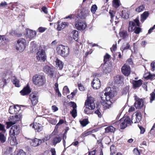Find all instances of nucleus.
<instances>
[{"label":"nucleus","mask_w":155,"mask_h":155,"mask_svg":"<svg viewBox=\"0 0 155 155\" xmlns=\"http://www.w3.org/2000/svg\"><path fill=\"white\" fill-rule=\"evenodd\" d=\"M140 22L139 19L136 18L133 21H129L128 27V31L132 32L136 34H139L141 31V29L139 27Z\"/></svg>","instance_id":"nucleus-1"},{"label":"nucleus","mask_w":155,"mask_h":155,"mask_svg":"<svg viewBox=\"0 0 155 155\" xmlns=\"http://www.w3.org/2000/svg\"><path fill=\"white\" fill-rule=\"evenodd\" d=\"M85 108L84 110V112L87 114H91V110H94L95 107L94 103V99L92 97L88 98L85 103Z\"/></svg>","instance_id":"nucleus-2"},{"label":"nucleus","mask_w":155,"mask_h":155,"mask_svg":"<svg viewBox=\"0 0 155 155\" xmlns=\"http://www.w3.org/2000/svg\"><path fill=\"white\" fill-rule=\"evenodd\" d=\"M131 122L130 117L128 116H127L125 117H123L120 120L115 122L113 124V125L115 126L120 124V129H124L127 126L130 125Z\"/></svg>","instance_id":"nucleus-3"},{"label":"nucleus","mask_w":155,"mask_h":155,"mask_svg":"<svg viewBox=\"0 0 155 155\" xmlns=\"http://www.w3.org/2000/svg\"><path fill=\"white\" fill-rule=\"evenodd\" d=\"M46 47L45 45L40 46L39 49L36 54V58L39 61H45L46 59V55L45 52Z\"/></svg>","instance_id":"nucleus-4"},{"label":"nucleus","mask_w":155,"mask_h":155,"mask_svg":"<svg viewBox=\"0 0 155 155\" xmlns=\"http://www.w3.org/2000/svg\"><path fill=\"white\" fill-rule=\"evenodd\" d=\"M56 50L58 54L63 57H67L69 54V49L66 46L59 45L57 47Z\"/></svg>","instance_id":"nucleus-5"},{"label":"nucleus","mask_w":155,"mask_h":155,"mask_svg":"<svg viewBox=\"0 0 155 155\" xmlns=\"http://www.w3.org/2000/svg\"><path fill=\"white\" fill-rule=\"evenodd\" d=\"M12 74V71H8L3 74V79H0V88L3 87L10 81Z\"/></svg>","instance_id":"nucleus-6"},{"label":"nucleus","mask_w":155,"mask_h":155,"mask_svg":"<svg viewBox=\"0 0 155 155\" xmlns=\"http://www.w3.org/2000/svg\"><path fill=\"white\" fill-rule=\"evenodd\" d=\"M33 83L38 86H42L45 83L46 79L43 75L36 74L33 76L32 78Z\"/></svg>","instance_id":"nucleus-7"},{"label":"nucleus","mask_w":155,"mask_h":155,"mask_svg":"<svg viewBox=\"0 0 155 155\" xmlns=\"http://www.w3.org/2000/svg\"><path fill=\"white\" fill-rule=\"evenodd\" d=\"M26 45L25 40L23 38H20L17 41L16 49L20 52H22L25 49Z\"/></svg>","instance_id":"nucleus-8"},{"label":"nucleus","mask_w":155,"mask_h":155,"mask_svg":"<svg viewBox=\"0 0 155 155\" xmlns=\"http://www.w3.org/2000/svg\"><path fill=\"white\" fill-rule=\"evenodd\" d=\"M20 132V128L19 125H15L12 126L9 131V134L12 137L17 135Z\"/></svg>","instance_id":"nucleus-9"},{"label":"nucleus","mask_w":155,"mask_h":155,"mask_svg":"<svg viewBox=\"0 0 155 155\" xmlns=\"http://www.w3.org/2000/svg\"><path fill=\"white\" fill-rule=\"evenodd\" d=\"M74 25L76 28L78 30H83L85 29L87 26L85 22L81 21L80 20L76 21Z\"/></svg>","instance_id":"nucleus-10"},{"label":"nucleus","mask_w":155,"mask_h":155,"mask_svg":"<svg viewBox=\"0 0 155 155\" xmlns=\"http://www.w3.org/2000/svg\"><path fill=\"white\" fill-rule=\"evenodd\" d=\"M105 91L104 96L105 97L104 98L108 97L109 100L110 98H112L116 94V92H114L113 91H112L111 88L110 87L106 88L105 90Z\"/></svg>","instance_id":"nucleus-11"},{"label":"nucleus","mask_w":155,"mask_h":155,"mask_svg":"<svg viewBox=\"0 0 155 155\" xmlns=\"http://www.w3.org/2000/svg\"><path fill=\"white\" fill-rule=\"evenodd\" d=\"M55 24L54 26L55 27H56V29L58 31H61L69 25L68 23L67 22H62L61 23H60V22L59 21H58L57 23H55Z\"/></svg>","instance_id":"nucleus-12"},{"label":"nucleus","mask_w":155,"mask_h":155,"mask_svg":"<svg viewBox=\"0 0 155 155\" xmlns=\"http://www.w3.org/2000/svg\"><path fill=\"white\" fill-rule=\"evenodd\" d=\"M101 85L100 81L98 78H94L91 82V86L94 89H98Z\"/></svg>","instance_id":"nucleus-13"},{"label":"nucleus","mask_w":155,"mask_h":155,"mask_svg":"<svg viewBox=\"0 0 155 155\" xmlns=\"http://www.w3.org/2000/svg\"><path fill=\"white\" fill-rule=\"evenodd\" d=\"M44 72L50 75L51 77L54 78V69L48 65H46L43 68Z\"/></svg>","instance_id":"nucleus-14"},{"label":"nucleus","mask_w":155,"mask_h":155,"mask_svg":"<svg viewBox=\"0 0 155 155\" xmlns=\"http://www.w3.org/2000/svg\"><path fill=\"white\" fill-rule=\"evenodd\" d=\"M101 100L103 101V102L102 103V105L104 106V108L107 109L111 107L112 103L110 101H109V99L105 97L104 98V97H101Z\"/></svg>","instance_id":"nucleus-15"},{"label":"nucleus","mask_w":155,"mask_h":155,"mask_svg":"<svg viewBox=\"0 0 155 155\" xmlns=\"http://www.w3.org/2000/svg\"><path fill=\"white\" fill-rule=\"evenodd\" d=\"M121 71L124 75L128 76L130 73V67L129 66L125 64L121 68Z\"/></svg>","instance_id":"nucleus-16"},{"label":"nucleus","mask_w":155,"mask_h":155,"mask_svg":"<svg viewBox=\"0 0 155 155\" xmlns=\"http://www.w3.org/2000/svg\"><path fill=\"white\" fill-rule=\"evenodd\" d=\"M26 37L27 38H29L31 39L35 37L36 35L35 31L27 29L26 30Z\"/></svg>","instance_id":"nucleus-17"},{"label":"nucleus","mask_w":155,"mask_h":155,"mask_svg":"<svg viewBox=\"0 0 155 155\" xmlns=\"http://www.w3.org/2000/svg\"><path fill=\"white\" fill-rule=\"evenodd\" d=\"M29 142L31 146L33 147H37L39 146L42 143V140L36 138L30 139Z\"/></svg>","instance_id":"nucleus-18"},{"label":"nucleus","mask_w":155,"mask_h":155,"mask_svg":"<svg viewBox=\"0 0 155 155\" xmlns=\"http://www.w3.org/2000/svg\"><path fill=\"white\" fill-rule=\"evenodd\" d=\"M20 119V116L17 115L15 116H10L8 118L9 121L13 124H15L19 121Z\"/></svg>","instance_id":"nucleus-19"},{"label":"nucleus","mask_w":155,"mask_h":155,"mask_svg":"<svg viewBox=\"0 0 155 155\" xmlns=\"http://www.w3.org/2000/svg\"><path fill=\"white\" fill-rule=\"evenodd\" d=\"M135 117L133 116L132 117L131 122L132 123H136L140 121L141 119V114L140 112H137Z\"/></svg>","instance_id":"nucleus-20"},{"label":"nucleus","mask_w":155,"mask_h":155,"mask_svg":"<svg viewBox=\"0 0 155 155\" xmlns=\"http://www.w3.org/2000/svg\"><path fill=\"white\" fill-rule=\"evenodd\" d=\"M143 100L142 99L137 100L134 104V106L136 109H140L143 107Z\"/></svg>","instance_id":"nucleus-21"},{"label":"nucleus","mask_w":155,"mask_h":155,"mask_svg":"<svg viewBox=\"0 0 155 155\" xmlns=\"http://www.w3.org/2000/svg\"><path fill=\"white\" fill-rule=\"evenodd\" d=\"M30 98L31 101L32 105H35L38 102V97L35 94H31L30 95Z\"/></svg>","instance_id":"nucleus-22"},{"label":"nucleus","mask_w":155,"mask_h":155,"mask_svg":"<svg viewBox=\"0 0 155 155\" xmlns=\"http://www.w3.org/2000/svg\"><path fill=\"white\" fill-rule=\"evenodd\" d=\"M123 76L117 75L114 78V82L116 84H122L123 83Z\"/></svg>","instance_id":"nucleus-23"},{"label":"nucleus","mask_w":155,"mask_h":155,"mask_svg":"<svg viewBox=\"0 0 155 155\" xmlns=\"http://www.w3.org/2000/svg\"><path fill=\"white\" fill-rule=\"evenodd\" d=\"M32 128H34L35 130L37 132L41 131L42 130V126L41 124L38 122L34 123Z\"/></svg>","instance_id":"nucleus-24"},{"label":"nucleus","mask_w":155,"mask_h":155,"mask_svg":"<svg viewBox=\"0 0 155 155\" xmlns=\"http://www.w3.org/2000/svg\"><path fill=\"white\" fill-rule=\"evenodd\" d=\"M80 13L78 15L79 17L81 19H84L88 14L87 10L83 9L82 11L80 10Z\"/></svg>","instance_id":"nucleus-25"},{"label":"nucleus","mask_w":155,"mask_h":155,"mask_svg":"<svg viewBox=\"0 0 155 155\" xmlns=\"http://www.w3.org/2000/svg\"><path fill=\"white\" fill-rule=\"evenodd\" d=\"M31 91L30 88L28 87H24L23 90L20 91V93L21 95L24 96L29 94Z\"/></svg>","instance_id":"nucleus-26"},{"label":"nucleus","mask_w":155,"mask_h":155,"mask_svg":"<svg viewBox=\"0 0 155 155\" xmlns=\"http://www.w3.org/2000/svg\"><path fill=\"white\" fill-rule=\"evenodd\" d=\"M132 83L134 88L139 87L142 85V81L141 79L137 81L133 80L132 81Z\"/></svg>","instance_id":"nucleus-27"},{"label":"nucleus","mask_w":155,"mask_h":155,"mask_svg":"<svg viewBox=\"0 0 155 155\" xmlns=\"http://www.w3.org/2000/svg\"><path fill=\"white\" fill-rule=\"evenodd\" d=\"M102 71L104 73L107 74L111 71V69L110 67L107 66V64L104 63L103 65Z\"/></svg>","instance_id":"nucleus-28"},{"label":"nucleus","mask_w":155,"mask_h":155,"mask_svg":"<svg viewBox=\"0 0 155 155\" xmlns=\"http://www.w3.org/2000/svg\"><path fill=\"white\" fill-rule=\"evenodd\" d=\"M61 140V137L58 136H57L53 138L52 140L53 145L55 146L57 144L60 143Z\"/></svg>","instance_id":"nucleus-29"},{"label":"nucleus","mask_w":155,"mask_h":155,"mask_svg":"<svg viewBox=\"0 0 155 155\" xmlns=\"http://www.w3.org/2000/svg\"><path fill=\"white\" fill-rule=\"evenodd\" d=\"M149 15V13L148 11L144 12L141 15L140 21L142 22H143L148 17Z\"/></svg>","instance_id":"nucleus-30"},{"label":"nucleus","mask_w":155,"mask_h":155,"mask_svg":"<svg viewBox=\"0 0 155 155\" xmlns=\"http://www.w3.org/2000/svg\"><path fill=\"white\" fill-rule=\"evenodd\" d=\"M8 42V40L6 39L4 36L0 35V46L5 45Z\"/></svg>","instance_id":"nucleus-31"},{"label":"nucleus","mask_w":155,"mask_h":155,"mask_svg":"<svg viewBox=\"0 0 155 155\" xmlns=\"http://www.w3.org/2000/svg\"><path fill=\"white\" fill-rule=\"evenodd\" d=\"M119 35L120 37L124 39H127L128 36L127 32L125 30H123L120 32Z\"/></svg>","instance_id":"nucleus-32"},{"label":"nucleus","mask_w":155,"mask_h":155,"mask_svg":"<svg viewBox=\"0 0 155 155\" xmlns=\"http://www.w3.org/2000/svg\"><path fill=\"white\" fill-rule=\"evenodd\" d=\"M56 65L58 67L59 69L61 70L63 68L64 66L63 63L60 60L57 59L55 61Z\"/></svg>","instance_id":"nucleus-33"},{"label":"nucleus","mask_w":155,"mask_h":155,"mask_svg":"<svg viewBox=\"0 0 155 155\" xmlns=\"http://www.w3.org/2000/svg\"><path fill=\"white\" fill-rule=\"evenodd\" d=\"M12 81L15 86L17 87H19L20 85L19 84V80L15 77V76H13L12 78Z\"/></svg>","instance_id":"nucleus-34"},{"label":"nucleus","mask_w":155,"mask_h":155,"mask_svg":"<svg viewBox=\"0 0 155 155\" xmlns=\"http://www.w3.org/2000/svg\"><path fill=\"white\" fill-rule=\"evenodd\" d=\"M115 130V128L113 126H108L105 128V132L106 133L114 132Z\"/></svg>","instance_id":"nucleus-35"},{"label":"nucleus","mask_w":155,"mask_h":155,"mask_svg":"<svg viewBox=\"0 0 155 155\" xmlns=\"http://www.w3.org/2000/svg\"><path fill=\"white\" fill-rule=\"evenodd\" d=\"M73 38L76 41L78 40V31L76 30H74L72 32Z\"/></svg>","instance_id":"nucleus-36"},{"label":"nucleus","mask_w":155,"mask_h":155,"mask_svg":"<svg viewBox=\"0 0 155 155\" xmlns=\"http://www.w3.org/2000/svg\"><path fill=\"white\" fill-rule=\"evenodd\" d=\"M146 74L144 76V78L145 79L152 80L155 79V74H151L149 73L148 75L146 76Z\"/></svg>","instance_id":"nucleus-37"},{"label":"nucleus","mask_w":155,"mask_h":155,"mask_svg":"<svg viewBox=\"0 0 155 155\" xmlns=\"http://www.w3.org/2000/svg\"><path fill=\"white\" fill-rule=\"evenodd\" d=\"M144 9L145 6L143 5H141L137 8L135 11L138 12H140L143 11Z\"/></svg>","instance_id":"nucleus-38"},{"label":"nucleus","mask_w":155,"mask_h":155,"mask_svg":"<svg viewBox=\"0 0 155 155\" xmlns=\"http://www.w3.org/2000/svg\"><path fill=\"white\" fill-rule=\"evenodd\" d=\"M89 123L88 120L87 119H84L80 121L81 125L83 127L85 126Z\"/></svg>","instance_id":"nucleus-39"},{"label":"nucleus","mask_w":155,"mask_h":155,"mask_svg":"<svg viewBox=\"0 0 155 155\" xmlns=\"http://www.w3.org/2000/svg\"><path fill=\"white\" fill-rule=\"evenodd\" d=\"M113 6L116 8H118L120 6L119 0H113Z\"/></svg>","instance_id":"nucleus-40"},{"label":"nucleus","mask_w":155,"mask_h":155,"mask_svg":"<svg viewBox=\"0 0 155 155\" xmlns=\"http://www.w3.org/2000/svg\"><path fill=\"white\" fill-rule=\"evenodd\" d=\"M6 141V137L4 135L1 133H0V141L1 143H3Z\"/></svg>","instance_id":"nucleus-41"},{"label":"nucleus","mask_w":155,"mask_h":155,"mask_svg":"<svg viewBox=\"0 0 155 155\" xmlns=\"http://www.w3.org/2000/svg\"><path fill=\"white\" fill-rule=\"evenodd\" d=\"M70 93V91L68 87L66 86H65L63 89V93L64 95Z\"/></svg>","instance_id":"nucleus-42"},{"label":"nucleus","mask_w":155,"mask_h":155,"mask_svg":"<svg viewBox=\"0 0 155 155\" xmlns=\"http://www.w3.org/2000/svg\"><path fill=\"white\" fill-rule=\"evenodd\" d=\"M31 47L32 51H34L37 48L36 45L34 41H32L31 43Z\"/></svg>","instance_id":"nucleus-43"},{"label":"nucleus","mask_w":155,"mask_h":155,"mask_svg":"<svg viewBox=\"0 0 155 155\" xmlns=\"http://www.w3.org/2000/svg\"><path fill=\"white\" fill-rule=\"evenodd\" d=\"M97 8V7L96 5H92L91 8V11L93 14H94Z\"/></svg>","instance_id":"nucleus-44"},{"label":"nucleus","mask_w":155,"mask_h":155,"mask_svg":"<svg viewBox=\"0 0 155 155\" xmlns=\"http://www.w3.org/2000/svg\"><path fill=\"white\" fill-rule=\"evenodd\" d=\"M70 114H71V115L73 117L75 118L77 116V111L76 109H73L70 112Z\"/></svg>","instance_id":"nucleus-45"},{"label":"nucleus","mask_w":155,"mask_h":155,"mask_svg":"<svg viewBox=\"0 0 155 155\" xmlns=\"http://www.w3.org/2000/svg\"><path fill=\"white\" fill-rule=\"evenodd\" d=\"M15 106H11L10 107L9 109V112L11 114H15Z\"/></svg>","instance_id":"nucleus-46"},{"label":"nucleus","mask_w":155,"mask_h":155,"mask_svg":"<svg viewBox=\"0 0 155 155\" xmlns=\"http://www.w3.org/2000/svg\"><path fill=\"white\" fill-rule=\"evenodd\" d=\"M150 102L152 103L155 99V91L153 92L150 94Z\"/></svg>","instance_id":"nucleus-47"},{"label":"nucleus","mask_w":155,"mask_h":155,"mask_svg":"<svg viewBox=\"0 0 155 155\" xmlns=\"http://www.w3.org/2000/svg\"><path fill=\"white\" fill-rule=\"evenodd\" d=\"M71 107H73V109H76L77 108V105L74 102L71 101L69 103Z\"/></svg>","instance_id":"nucleus-48"},{"label":"nucleus","mask_w":155,"mask_h":155,"mask_svg":"<svg viewBox=\"0 0 155 155\" xmlns=\"http://www.w3.org/2000/svg\"><path fill=\"white\" fill-rule=\"evenodd\" d=\"M121 16L125 19H127L129 18L128 14L126 12L124 13L123 12L121 13Z\"/></svg>","instance_id":"nucleus-49"},{"label":"nucleus","mask_w":155,"mask_h":155,"mask_svg":"<svg viewBox=\"0 0 155 155\" xmlns=\"http://www.w3.org/2000/svg\"><path fill=\"white\" fill-rule=\"evenodd\" d=\"M110 57V56L107 53H106V55L104 57V63H106L107 60H108Z\"/></svg>","instance_id":"nucleus-50"},{"label":"nucleus","mask_w":155,"mask_h":155,"mask_svg":"<svg viewBox=\"0 0 155 155\" xmlns=\"http://www.w3.org/2000/svg\"><path fill=\"white\" fill-rule=\"evenodd\" d=\"M46 28H45L43 27H40L38 29V32L40 33H42L45 31L46 30Z\"/></svg>","instance_id":"nucleus-51"},{"label":"nucleus","mask_w":155,"mask_h":155,"mask_svg":"<svg viewBox=\"0 0 155 155\" xmlns=\"http://www.w3.org/2000/svg\"><path fill=\"white\" fill-rule=\"evenodd\" d=\"M150 66L151 68V71H155V62H152L151 63Z\"/></svg>","instance_id":"nucleus-52"},{"label":"nucleus","mask_w":155,"mask_h":155,"mask_svg":"<svg viewBox=\"0 0 155 155\" xmlns=\"http://www.w3.org/2000/svg\"><path fill=\"white\" fill-rule=\"evenodd\" d=\"M133 152L136 155H140V153L137 148H134L133 150Z\"/></svg>","instance_id":"nucleus-53"},{"label":"nucleus","mask_w":155,"mask_h":155,"mask_svg":"<svg viewBox=\"0 0 155 155\" xmlns=\"http://www.w3.org/2000/svg\"><path fill=\"white\" fill-rule=\"evenodd\" d=\"M94 113L95 114H96L98 115V117H99L100 118L101 117H102L101 114L99 109H97V110H95Z\"/></svg>","instance_id":"nucleus-54"},{"label":"nucleus","mask_w":155,"mask_h":155,"mask_svg":"<svg viewBox=\"0 0 155 155\" xmlns=\"http://www.w3.org/2000/svg\"><path fill=\"white\" fill-rule=\"evenodd\" d=\"M17 155H26V153L23 150H20L18 152Z\"/></svg>","instance_id":"nucleus-55"},{"label":"nucleus","mask_w":155,"mask_h":155,"mask_svg":"<svg viewBox=\"0 0 155 155\" xmlns=\"http://www.w3.org/2000/svg\"><path fill=\"white\" fill-rule=\"evenodd\" d=\"M14 108L15 109V114L18 113L19 111L20 110V108L18 106H16V107L15 106Z\"/></svg>","instance_id":"nucleus-56"},{"label":"nucleus","mask_w":155,"mask_h":155,"mask_svg":"<svg viewBox=\"0 0 155 155\" xmlns=\"http://www.w3.org/2000/svg\"><path fill=\"white\" fill-rule=\"evenodd\" d=\"M139 128L140 130V133L141 134H143L145 131V129L142 126H139Z\"/></svg>","instance_id":"nucleus-57"},{"label":"nucleus","mask_w":155,"mask_h":155,"mask_svg":"<svg viewBox=\"0 0 155 155\" xmlns=\"http://www.w3.org/2000/svg\"><path fill=\"white\" fill-rule=\"evenodd\" d=\"M78 91V90L77 89H75L73 92H71V97L73 98L74 96L76 94Z\"/></svg>","instance_id":"nucleus-58"},{"label":"nucleus","mask_w":155,"mask_h":155,"mask_svg":"<svg viewBox=\"0 0 155 155\" xmlns=\"http://www.w3.org/2000/svg\"><path fill=\"white\" fill-rule=\"evenodd\" d=\"M0 130L4 132H5V131L4 126L1 124H0Z\"/></svg>","instance_id":"nucleus-59"},{"label":"nucleus","mask_w":155,"mask_h":155,"mask_svg":"<svg viewBox=\"0 0 155 155\" xmlns=\"http://www.w3.org/2000/svg\"><path fill=\"white\" fill-rule=\"evenodd\" d=\"M129 88L128 87H126L123 90V93L124 94H126L128 91Z\"/></svg>","instance_id":"nucleus-60"},{"label":"nucleus","mask_w":155,"mask_h":155,"mask_svg":"<svg viewBox=\"0 0 155 155\" xmlns=\"http://www.w3.org/2000/svg\"><path fill=\"white\" fill-rule=\"evenodd\" d=\"M91 131H88L83 133L82 134V136L84 137L87 136L88 135L91 134Z\"/></svg>","instance_id":"nucleus-61"},{"label":"nucleus","mask_w":155,"mask_h":155,"mask_svg":"<svg viewBox=\"0 0 155 155\" xmlns=\"http://www.w3.org/2000/svg\"><path fill=\"white\" fill-rule=\"evenodd\" d=\"M79 89L81 91H83L84 90V87L81 84H78Z\"/></svg>","instance_id":"nucleus-62"},{"label":"nucleus","mask_w":155,"mask_h":155,"mask_svg":"<svg viewBox=\"0 0 155 155\" xmlns=\"http://www.w3.org/2000/svg\"><path fill=\"white\" fill-rule=\"evenodd\" d=\"M50 151L51 152L52 155H56V151L54 148H52L51 149Z\"/></svg>","instance_id":"nucleus-63"},{"label":"nucleus","mask_w":155,"mask_h":155,"mask_svg":"<svg viewBox=\"0 0 155 155\" xmlns=\"http://www.w3.org/2000/svg\"><path fill=\"white\" fill-rule=\"evenodd\" d=\"M52 108L54 112L58 110V108L55 105L52 106Z\"/></svg>","instance_id":"nucleus-64"}]
</instances>
